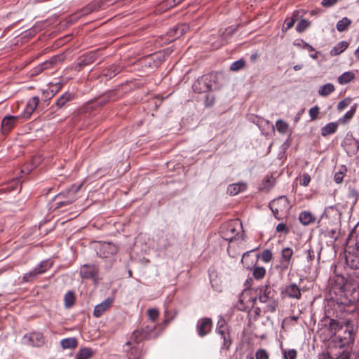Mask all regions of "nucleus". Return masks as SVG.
<instances>
[{"label":"nucleus","instance_id":"1","mask_svg":"<svg viewBox=\"0 0 359 359\" xmlns=\"http://www.w3.org/2000/svg\"><path fill=\"white\" fill-rule=\"evenodd\" d=\"M332 269L334 275L330 277L327 287L330 299L338 304L357 306L359 304L358 283L342 276L337 265L332 266Z\"/></svg>","mask_w":359,"mask_h":359},{"label":"nucleus","instance_id":"2","mask_svg":"<svg viewBox=\"0 0 359 359\" xmlns=\"http://www.w3.org/2000/svg\"><path fill=\"white\" fill-rule=\"evenodd\" d=\"M344 258L347 267L354 270L359 269V232H352L348 236Z\"/></svg>","mask_w":359,"mask_h":359},{"label":"nucleus","instance_id":"3","mask_svg":"<svg viewBox=\"0 0 359 359\" xmlns=\"http://www.w3.org/2000/svg\"><path fill=\"white\" fill-rule=\"evenodd\" d=\"M332 334H335L339 330H344V335H338V339L342 346L348 345L354 341L353 327L351 322L345 320L341 323L337 320L331 319L329 323Z\"/></svg>","mask_w":359,"mask_h":359},{"label":"nucleus","instance_id":"4","mask_svg":"<svg viewBox=\"0 0 359 359\" xmlns=\"http://www.w3.org/2000/svg\"><path fill=\"white\" fill-rule=\"evenodd\" d=\"M157 325H143L141 327L135 329L130 336L127 345L130 342L138 344L144 340H149L157 338L160 333L156 332Z\"/></svg>","mask_w":359,"mask_h":359},{"label":"nucleus","instance_id":"5","mask_svg":"<svg viewBox=\"0 0 359 359\" xmlns=\"http://www.w3.org/2000/svg\"><path fill=\"white\" fill-rule=\"evenodd\" d=\"M215 332L220 339L222 340L220 351H229L232 344L233 339L231 335L230 327L224 318L220 317L217 320Z\"/></svg>","mask_w":359,"mask_h":359},{"label":"nucleus","instance_id":"6","mask_svg":"<svg viewBox=\"0 0 359 359\" xmlns=\"http://www.w3.org/2000/svg\"><path fill=\"white\" fill-rule=\"evenodd\" d=\"M256 297L252 299V304L254 305L257 299L261 303H267L268 301L275 298L276 295V291L272 288L269 284L260 285L255 289Z\"/></svg>","mask_w":359,"mask_h":359},{"label":"nucleus","instance_id":"7","mask_svg":"<svg viewBox=\"0 0 359 359\" xmlns=\"http://www.w3.org/2000/svg\"><path fill=\"white\" fill-rule=\"evenodd\" d=\"M269 208L273 216L277 219H280L279 214L285 212L290 208L289 201L285 196H280L270 202Z\"/></svg>","mask_w":359,"mask_h":359},{"label":"nucleus","instance_id":"8","mask_svg":"<svg viewBox=\"0 0 359 359\" xmlns=\"http://www.w3.org/2000/svg\"><path fill=\"white\" fill-rule=\"evenodd\" d=\"M80 189L77 187L76 189H69L66 194L61 193L56 198L58 201L56 203V208L71 204L76 200V192Z\"/></svg>","mask_w":359,"mask_h":359},{"label":"nucleus","instance_id":"9","mask_svg":"<svg viewBox=\"0 0 359 359\" xmlns=\"http://www.w3.org/2000/svg\"><path fill=\"white\" fill-rule=\"evenodd\" d=\"M242 229V224L238 220L228 223L223 231V237L225 240L231 242L236 238L239 229Z\"/></svg>","mask_w":359,"mask_h":359},{"label":"nucleus","instance_id":"10","mask_svg":"<svg viewBox=\"0 0 359 359\" xmlns=\"http://www.w3.org/2000/svg\"><path fill=\"white\" fill-rule=\"evenodd\" d=\"M212 321L211 318L205 317L199 319L196 325V331L199 337H203L208 334L212 330Z\"/></svg>","mask_w":359,"mask_h":359},{"label":"nucleus","instance_id":"11","mask_svg":"<svg viewBox=\"0 0 359 359\" xmlns=\"http://www.w3.org/2000/svg\"><path fill=\"white\" fill-rule=\"evenodd\" d=\"M23 344L32 346H41L44 344V337L41 333L33 332L25 334L22 339Z\"/></svg>","mask_w":359,"mask_h":359},{"label":"nucleus","instance_id":"12","mask_svg":"<svg viewBox=\"0 0 359 359\" xmlns=\"http://www.w3.org/2000/svg\"><path fill=\"white\" fill-rule=\"evenodd\" d=\"M281 294L290 299H300L302 297L301 290L296 283H290L285 287Z\"/></svg>","mask_w":359,"mask_h":359},{"label":"nucleus","instance_id":"13","mask_svg":"<svg viewBox=\"0 0 359 359\" xmlns=\"http://www.w3.org/2000/svg\"><path fill=\"white\" fill-rule=\"evenodd\" d=\"M98 268L95 264H84L80 269V275L83 278L95 280Z\"/></svg>","mask_w":359,"mask_h":359},{"label":"nucleus","instance_id":"14","mask_svg":"<svg viewBox=\"0 0 359 359\" xmlns=\"http://www.w3.org/2000/svg\"><path fill=\"white\" fill-rule=\"evenodd\" d=\"M117 250L115 245L110 243H104L100 245L97 254L99 257L105 258L116 254Z\"/></svg>","mask_w":359,"mask_h":359},{"label":"nucleus","instance_id":"15","mask_svg":"<svg viewBox=\"0 0 359 359\" xmlns=\"http://www.w3.org/2000/svg\"><path fill=\"white\" fill-rule=\"evenodd\" d=\"M346 151L349 156L356 154L359 150V141L354 137L346 138L344 142Z\"/></svg>","mask_w":359,"mask_h":359},{"label":"nucleus","instance_id":"16","mask_svg":"<svg viewBox=\"0 0 359 359\" xmlns=\"http://www.w3.org/2000/svg\"><path fill=\"white\" fill-rule=\"evenodd\" d=\"M133 342H130V345H127V342L123 346L124 351L126 353L128 359H140L142 351L141 349L134 345Z\"/></svg>","mask_w":359,"mask_h":359},{"label":"nucleus","instance_id":"17","mask_svg":"<svg viewBox=\"0 0 359 359\" xmlns=\"http://www.w3.org/2000/svg\"><path fill=\"white\" fill-rule=\"evenodd\" d=\"M39 103V98L37 96H34L31 97L27 104L26 107L24 110V113L22 114V117L25 119L29 118L34 110L36 109L38 104Z\"/></svg>","mask_w":359,"mask_h":359},{"label":"nucleus","instance_id":"18","mask_svg":"<svg viewBox=\"0 0 359 359\" xmlns=\"http://www.w3.org/2000/svg\"><path fill=\"white\" fill-rule=\"evenodd\" d=\"M47 264V262L44 261L41 262V264L37 266L35 269H34L30 272L25 273L23 279L26 282H29L35 278L38 275L44 273L46 271V269H43L45 266Z\"/></svg>","mask_w":359,"mask_h":359},{"label":"nucleus","instance_id":"19","mask_svg":"<svg viewBox=\"0 0 359 359\" xmlns=\"http://www.w3.org/2000/svg\"><path fill=\"white\" fill-rule=\"evenodd\" d=\"M113 299L111 298H107L100 304L95 306L93 315L96 318H99L111 306Z\"/></svg>","mask_w":359,"mask_h":359},{"label":"nucleus","instance_id":"20","mask_svg":"<svg viewBox=\"0 0 359 359\" xmlns=\"http://www.w3.org/2000/svg\"><path fill=\"white\" fill-rule=\"evenodd\" d=\"M19 116H6L1 122V128L4 133L9 132L15 125Z\"/></svg>","mask_w":359,"mask_h":359},{"label":"nucleus","instance_id":"21","mask_svg":"<svg viewBox=\"0 0 359 359\" xmlns=\"http://www.w3.org/2000/svg\"><path fill=\"white\" fill-rule=\"evenodd\" d=\"M293 250L290 248H284L281 250V258L280 262L283 265L282 269H287L290 264L291 263V259L293 255Z\"/></svg>","mask_w":359,"mask_h":359},{"label":"nucleus","instance_id":"22","mask_svg":"<svg viewBox=\"0 0 359 359\" xmlns=\"http://www.w3.org/2000/svg\"><path fill=\"white\" fill-rule=\"evenodd\" d=\"M247 188L245 183L238 182L229 184L227 188V193L231 196H235L240 192L244 191Z\"/></svg>","mask_w":359,"mask_h":359},{"label":"nucleus","instance_id":"23","mask_svg":"<svg viewBox=\"0 0 359 359\" xmlns=\"http://www.w3.org/2000/svg\"><path fill=\"white\" fill-rule=\"evenodd\" d=\"M189 29V27L187 24L177 25L170 32V36L174 38H179L185 34Z\"/></svg>","mask_w":359,"mask_h":359},{"label":"nucleus","instance_id":"24","mask_svg":"<svg viewBox=\"0 0 359 359\" xmlns=\"http://www.w3.org/2000/svg\"><path fill=\"white\" fill-rule=\"evenodd\" d=\"M299 220L303 225L307 226L314 222L315 217L311 212L309 211H303L299 215Z\"/></svg>","mask_w":359,"mask_h":359},{"label":"nucleus","instance_id":"25","mask_svg":"<svg viewBox=\"0 0 359 359\" xmlns=\"http://www.w3.org/2000/svg\"><path fill=\"white\" fill-rule=\"evenodd\" d=\"M338 128L337 122H330L321 128V135L326 137L329 135L334 133Z\"/></svg>","mask_w":359,"mask_h":359},{"label":"nucleus","instance_id":"26","mask_svg":"<svg viewBox=\"0 0 359 359\" xmlns=\"http://www.w3.org/2000/svg\"><path fill=\"white\" fill-rule=\"evenodd\" d=\"M299 15V11H294L290 18H287L285 20V23L283 26L282 31L283 32H287L288 29L292 28L294 22L297 20Z\"/></svg>","mask_w":359,"mask_h":359},{"label":"nucleus","instance_id":"27","mask_svg":"<svg viewBox=\"0 0 359 359\" xmlns=\"http://www.w3.org/2000/svg\"><path fill=\"white\" fill-rule=\"evenodd\" d=\"M357 106V104H354L351 106L350 110L339 119V122L341 124H346L349 122L355 114Z\"/></svg>","mask_w":359,"mask_h":359},{"label":"nucleus","instance_id":"28","mask_svg":"<svg viewBox=\"0 0 359 359\" xmlns=\"http://www.w3.org/2000/svg\"><path fill=\"white\" fill-rule=\"evenodd\" d=\"M60 344L63 349H75L78 343L75 338L69 337L62 339Z\"/></svg>","mask_w":359,"mask_h":359},{"label":"nucleus","instance_id":"29","mask_svg":"<svg viewBox=\"0 0 359 359\" xmlns=\"http://www.w3.org/2000/svg\"><path fill=\"white\" fill-rule=\"evenodd\" d=\"M348 46L346 41H342L337 43V45L330 50L332 56H336L344 52Z\"/></svg>","mask_w":359,"mask_h":359},{"label":"nucleus","instance_id":"30","mask_svg":"<svg viewBox=\"0 0 359 359\" xmlns=\"http://www.w3.org/2000/svg\"><path fill=\"white\" fill-rule=\"evenodd\" d=\"M354 78L355 74L353 72H346L338 77L337 81L339 83L344 85L351 82L352 80L354 79Z\"/></svg>","mask_w":359,"mask_h":359},{"label":"nucleus","instance_id":"31","mask_svg":"<svg viewBox=\"0 0 359 359\" xmlns=\"http://www.w3.org/2000/svg\"><path fill=\"white\" fill-rule=\"evenodd\" d=\"M335 88L333 84L328 83L320 87L318 90V94L321 96H327L332 92H334Z\"/></svg>","mask_w":359,"mask_h":359},{"label":"nucleus","instance_id":"32","mask_svg":"<svg viewBox=\"0 0 359 359\" xmlns=\"http://www.w3.org/2000/svg\"><path fill=\"white\" fill-rule=\"evenodd\" d=\"M351 23V20L346 17L343 18L341 20H339L337 23L336 28L337 29L341 32L346 31Z\"/></svg>","mask_w":359,"mask_h":359},{"label":"nucleus","instance_id":"33","mask_svg":"<svg viewBox=\"0 0 359 359\" xmlns=\"http://www.w3.org/2000/svg\"><path fill=\"white\" fill-rule=\"evenodd\" d=\"M93 355V351L90 348H81L76 354L77 359H88Z\"/></svg>","mask_w":359,"mask_h":359},{"label":"nucleus","instance_id":"34","mask_svg":"<svg viewBox=\"0 0 359 359\" xmlns=\"http://www.w3.org/2000/svg\"><path fill=\"white\" fill-rule=\"evenodd\" d=\"M72 99V95L69 93H65L62 95L56 102V105L58 108H62L65 104Z\"/></svg>","mask_w":359,"mask_h":359},{"label":"nucleus","instance_id":"35","mask_svg":"<svg viewBox=\"0 0 359 359\" xmlns=\"http://www.w3.org/2000/svg\"><path fill=\"white\" fill-rule=\"evenodd\" d=\"M75 302V296L73 292H67L64 297V302L66 308H71Z\"/></svg>","mask_w":359,"mask_h":359},{"label":"nucleus","instance_id":"36","mask_svg":"<svg viewBox=\"0 0 359 359\" xmlns=\"http://www.w3.org/2000/svg\"><path fill=\"white\" fill-rule=\"evenodd\" d=\"M266 274V269L263 266H255L252 270L253 277L257 280L262 279Z\"/></svg>","mask_w":359,"mask_h":359},{"label":"nucleus","instance_id":"37","mask_svg":"<svg viewBox=\"0 0 359 359\" xmlns=\"http://www.w3.org/2000/svg\"><path fill=\"white\" fill-rule=\"evenodd\" d=\"M97 57V51L95 52H89L86 55H83V59L82 60V62L86 65H89L90 63H93L96 60Z\"/></svg>","mask_w":359,"mask_h":359},{"label":"nucleus","instance_id":"38","mask_svg":"<svg viewBox=\"0 0 359 359\" xmlns=\"http://www.w3.org/2000/svg\"><path fill=\"white\" fill-rule=\"evenodd\" d=\"M276 124L277 130L280 133L285 134L287 132L289 126L286 122H285L282 120H278L276 121Z\"/></svg>","mask_w":359,"mask_h":359},{"label":"nucleus","instance_id":"39","mask_svg":"<svg viewBox=\"0 0 359 359\" xmlns=\"http://www.w3.org/2000/svg\"><path fill=\"white\" fill-rule=\"evenodd\" d=\"M245 65V61L243 60V59H240L237 61H235L233 62L231 67H230V69L231 71H238L240 69H241L243 67H244Z\"/></svg>","mask_w":359,"mask_h":359},{"label":"nucleus","instance_id":"40","mask_svg":"<svg viewBox=\"0 0 359 359\" xmlns=\"http://www.w3.org/2000/svg\"><path fill=\"white\" fill-rule=\"evenodd\" d=\"M310 25V22L305 19H302L296 27V30L299 33L303 32Z\"/></svg>","mask_w":359,"mask_h":359},{"label":"nucleus","instance_id":"41","mask_svg":"<svg viewBox=\"0 0 359 359\" xmlns=\"http://www.w3.org/2000/svg\"><path fill=\"white\" fill-rule=\"evenodd\" d=\"M353 99L351 97H346L341 101H340L337 104V109L339 111H342L348 106H349L352 102Z\"/></svg>","mask_w":359,"mask_h":359},{"label":"nucleus","instance_id":"42","mask_svg":"<svg viewBox=\"0 0 359 359\" xmlns=\"http://www.w3.org/2000/svg\"><path fill=\"white\" fill-rule=\"evenodd\" d=\"M147 315L151 322H155L159 316V311L157 309H149L147 310Z\"/></svg>","mask_w":359,"mask_h":359},{"label":"nucleus","instance_id":"43","mask_svg":"<svg viewBox=\"0 0 359 359\" xmlns=\"http://www.w3.org/2000/svg\"><path fill=\"white\" fill-rule=\"evenodd\" d=\"M274 180L272 177H267L264 179L262 184V189L269 190L273 186Z\"/></svg>","mask_w":359,"mask_h":359},{"label":"nucleus","instance_id":"44","mask_svg":"<svg viewBox=\"0 0 359 359\" xmlns=\"http://www.w3.org/2000/svg\"><path fill=\"white\" fill-rule=\"evenodd\" d=\"M267 303L266 311L274 313L278 307V301L273 298L271 300L268 301Z\"/></svg>","mask_w":359,"mask_h":359},{"label":"nucleus","instance_id":"45","mask_svg":"<svg viewBox=\"0 0 359 359\" xmlns=\"http://www.w3.org/2000/svg\"><path fill=\"white\" fill-rule=\"evenodd\" d=\"M261 259L264 262H269L273 259V254L270 250H264L262 255Z\"/></svg>","mask_w":359,"mask_h":359},{"label":"nucleus","instance_id":"46","mask_svg":"<svg viewBox=\"0 0 359 359\" xmlns=\"http://www.w3.org/2000/svg\"><path fill=\"white\" fill-rule=\"evenodd\" d=\"M255 358L256 359H269V354L266 350L259 348L255 353Z\"/></svg>","mask_w":359,"mask_h":359},{"label":"nucleus","instance_id":"47","mask_svg":"<svg viewBox=\"0 0 359 359\" xmlns=\"http://www.w3.org/2000/svg\"><path fill=\"white\" fill-rule=\"evenodd\" d=\"M55 60L53 58L50 60L46 61L43 63L41 64L38 67V69H39L38 72H41V71H43L45 69L52 67L53 65L55 63Z\"/></svg>","mask_w":359,"mask_h":359},{"label":"nucleus","instance_id":"48","mask_svg":"<svg viewBox=\"0 0 359 359\" xmlns=\"http://www.w3.org/2000/svg\"><path fill=\"white\" fill-rule=\"evenodd\" d=\"M320 112V109L318 106L313 107L309 109V116L312 121H314L318 118V116Z\"/></svg>","mask_w":359,"mask_h":359},{"label":"nucleus","instance_id":"49","mask_svg":"<svg viewBox=\"0 0 359 359\" xmlns=\"http://www.w3.org/2000/svg\"><path fill=\"white\" fill-rule=\"evenodd\" d=\"M304 254L306 256V259L309 262H312L315 258V252L313 250L309 247L304 251Z\"/></svg>","mask_w":359,"mask_h":359},{"label":"nucleus","instance_id":"50","mask_svg":"<svg viewBox=\"0 0 359 359\" xmlns=\"http://www.w3.org/2000/svg\"><path fill=\"white\" fill-rule=\"evenodd\" d=\"M294 45L304 49H306L309 52L314 50V48L310 44L307 43L303 40H302L300 42L294 43Z\"/></svg>","mask_w":359,"mask_h":359},{"label":"nucleus","instance_id":"51","mask_svg":"<svg viewBox=\"0 0 359 359\" xmlns=\"http://www.w3.org/2000/svg\"><path fill=\"white\" fill-rule=\"evenodd\" d=\"M285 359H295L297 358V351L294 349H290L284 351Z\"/></svg>","mask_w":359,"mask_h":359},{"label":"nucleus","instance_id":"52","mask_svg":"<svg viewBox=\"0 0 359 359\" xmlns=\"http://www.w3.org/2000/svg\"><path fill=\"white\" fill-rule=\"evenodd\" d=\"M209 276H210V280L213 285V280H216L217 278V272L214 268H210L209 269Z\"/></svg>","mask_w":359,"mask_h":359},{"label":"nucleus","instance_id":"53","mask_svg":"<svg viewBox=\"0 0 359 359\" xmlns=\"http://www.w3.org/2000/svg\"><path fill=\"white\" fill-rule=\"evenodd\" d=\"M276 230L277 232H283V233H287L288 232V228L287 226L283 223H280L276 226Z\"/></svg>","mask_w":359,"mask_h":359},{"label":"nucleus","instance_id":"54","mask_svg":"<svg viewBox=\"0 0 359 359\" xmlns=\"http://www.w3.org/2000/svg\"><path fill=\"white\" fill-rule=\"evenodd\" d=\"M311 181V177L308 174H304L300 181V184L303 186H307Z\"/></svg>","mask_w":359,"mask_h":359},{"label":"nucleus","instance_id":"55","mask_svg":"<svg viewBox=\"0 0 359 359\" xmlns=\"http://www.w3.org/2000/svg\"><path fill=\"white\" fill-rule=\"evenodd\" d=\"M215 102V97L212 95H207L205 100L206 106H212Z\"/></svg>","mask_w":359,"mask_h":359},{"label":"nucleus","instance_id":"56","mask_svg":"<svg viewBox=\"0 0 359 359\" xmlns=\"http://www.w3.org/2000/svg\"><path fill=\"white\" fill-rule=\"evenodd\" d=\"M338 0H323L322 1V6L324 7H330L334 6Z\"/></svg>","mask_w":359,"mask_h":359},{"label":"nucleus","instance_id":"57","mask_svg":"<svg viewBox=\"0 0 359 359\" xmlns=\"http://www.w3.org/2000/svg\"><path fill=\"white\" fill-rule=\"evenodd\" d=\"M344 179V173L342 172H336L334 177V180L336 183H341Z\"/></svg>","mask_w":359,"mask_h":359},{"label":"nucleus","instance_id":"58","mask_svg":"<svg viewBox=\"0 0 359 359\" xmlns=\"http://www.w3.org/2000/svg\"><path fill=\"white\" fill-rule=\"evenodd\" d=\"M182 1L183 0H166L165 4L170 7H173L181 3Z\"/></svg>","mask_w":359,"mask_h":359},{"label":"nucleus","instance_id":"59","mask_svg":"<svg viewBox=\"0 0 359 359\" xmlns=\"http://www.w3.org/2000/svg\"><path fill=\"white\" fill-rule=\"evenodd\" d=\"M113 69V67L109 69L108 70L109 72L104 73V75L109 76V77H112V76H114L117 73H118L120 72V70H116V69Z\"/></svg>","mask_w":359,"mask_h":359},{"label":"nucleus","instance_id":"60","mask_svg":"<svg viewBox=\"0 0 359 359\" xmlns=\"http://www.w3.org/2000/svg\"><path fill=\"white\" fill-rule=\"evenodd\" d=\"M318 359H334L331 357L329 353H322L318 355Z\"/></svg>","mask_w":359,"mask_h":359},{"label":"nucleus","instance_id":"61","mask_svg":"<svg viewBox=\"0 0 359 359\" xmlns=\"http://www.w3.org/2000/svg\"><path fill=\"white\" fill-rule=\"evenodd\" d=\"M335 359H349V357L347 354H342Z\"/></svg>","mask_w":359,"mask_h":359},{"label":"nucleus","instance_id":"62","mask_svg":"<svg viewBox=\"0 0 359 359\" xmlns=\"http://www.w3.org/2000/svg\"><path fill=\"white\" fill-rule=\"evenodd\" d=\"M303 67V65H294L293 67V69L295 70V71H299L300 69H302V68Z\"/></svg>","mask_w":359,"mask_h":359},{"label":"nucleus","instance_id":"63","mask_svg":"<svg viewBox=\"0 0 359 359\" xmlns=\"http://www.w3.org/2000/svg\"><path fill=\"white\" fill-rule=\"evenodd\" d=\"M254 312L255 313L256 315L259 316L261 313V309L258 307H256L254 310Z\"/></svg>","mask_w":359,"mask_h":359},{"label":"nucleus","instance_id":"64","mask_svg":"<svg viewBox=\"0 0 359 359\" xmlns=\"http://www.w3.org/2000/svg\"><path fill=\"white\" fill-rule=\"evenodd\" d=\"M246 255H248V252H245V253L243 254V258H242V259H241V262H243V259L245 258V257Z\"/></svg>","mask_w":359,"mask_h":359}]
</instances>
